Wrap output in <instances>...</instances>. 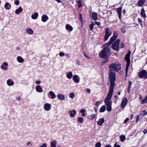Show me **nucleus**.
Instances as JSON below:
<instances>
[{
    "label": "nucleus",
    "instance_id": "nucleus-49",
    "mask_svg": "<svg viewBox=\"0 0 147 147\" xmlns=\"http://www.w3.org/2000/svg\"><path fill=\"white\" fill-rule=\"evenodd\" d=\"M47 146V145L46 144L43 143L42 145L40 146L39 147H46Z\"/></svg>",
    "mask_w": 147,
    "mask_h": 147
},
{
    "label": "nucleus",
    "instance_id": "nucleus-5",
    "mask_svg": "<svg viewBox=\"0 0 147 147\" xmlns=\"http://www.w3.org/2000/svg\"><path fill=\"white\" fill-rule=\"evenodd\" d=\"M112 32L111 30L109 28H107L105 32V40L107 41L109 37L111 35Z\"/></svg>",
    "mask_w": 147,
    "mask_h": 147
},
{
    "label": "nucleus",
    "instance_id": "nucleus-11",
    "mask_svg": "<svg viewBox=\"0 0 147 147\" xmlns=\"http://www.w3.org/2000/svg\"><path fill=\"white\" fill-rule=\"evenodd\" d=\"M6 84L8 86H11L14 85V83L12 80L9 79L7 80Z\"/></svg>",
    "mask_w": 147,
    "mask_h": 147
},
{
    "label": "nucleus",
    "instance_id": "nucleus-42",
    "mask_svg": "<svg viewBox=\"0 0 147 147\" xmlns=\"http://www.w3.org/2000/svg\"><path fill=\"white\" fill-rule=\"evenodd\" d=\"M142 118H140V115L137 116L136 118V122H137L139 120L142 119Z\"/></svg>",
    "mask_w": 147,
    "mask_h": 147
},
{
    "label": "nucleus",
    "instance_id": "nucleus-35",
    "mask_svg": "<svg viewBox=\"0 0 147 147\" xmlns=\"http://www.w3.org/2000/svg\"><path fill=\"white\" fill-rule=\"evenodd\" d=\"M106 109V107L105 105L102 106L100 109V112L101 113L104 112Z\"/></svg>",
    "mask_w": 147,
    "mask_h": 147
},
{
    "label": "nucleus",
    "instance_id": "nucleus-50",
    "mask_svg": "<svg viewBox=\"0 0 147 147\" xmlns=\"http://www.w3.org/2000/svg\"><path fill=\"white\" fill-rule=\"evenodd\" d=\"M95 24L97 25L98 26H99L100 25V22L95 21Z\"/></svg>",
    "mask_w": 147,
    "mask_h": 147
},
{
    "label": "nucleus",
    "instance_id": "nucleus-26",
    "mask_svg": "<svg viewBox=\"0 0 147 147\" xmlns=\"http://www.w3.org/2000/svg\"><path fill=\"white\" fill-rule=\"evenodd\" d=\"M96 117V114H91L90 115L88 116V118L90 120H92L94 119Z\"/></svg>",
    "mask_w": 147,
    "mask_h": 147
},
{
    "label": "nucleus",
    "instance_id": "nucleus-22",
    "mask_svg": "<svg viewBox=\"0 0 147 147\" xmlns=\"http://www.w3.org/2000/svg\"><path fill=\"white\" fill-rule=\"evenodd\" d=\"M146 0H139L138 2V5L139 7L142 6L145 3Z\"/></svg>",
    "mask_w": 147,
    "mask_h": 147
},
{
    "label": "nucleus",
    "instance_id": "nucleus-29",
    "mask_svg": "<svg viewBox=\"0 0 147 147\" xmlns=\"http://www.w3.org/2000/svg\"><path fill=\"white\" fill-rule=\"evenodd\" d=\"M57 97L58 99L60 100H63L65 99L64 96L61 94H58Z\"/></svg>",
    "mask_w": 147,
    "mask_h": 147
},
{
    "label": "nucleus",
    "instance_id": "nucleus-46",
    "mask_svg": "<svg viewBox=\"0 0 147 147\" xmlns=\"http://www.w3.org/2000/svg\"><path fill=\"white\" fill-rule=\"evenodd\" d=\"M14 4L16 5H18L19 4V1L18 0H15L14 1Z\"/></svg>",
    "mask_w": 147,
    "mask_h": 147
},
{
    "label": "nucleus",
    "instance_id": "nucleus-13",
    "mask_svg": "<svg viewBox=\"0 0 147 147\" xmlns=\"http://www.w3.org/2000/svg\"><path fill=\"white\" fill-rule=\"evenodd\" d=\"M76 111L75 110L68 111V113L70 115L71 117H73L75 116L76 114Z\"/></svg>",
    "mask_w": 147,
    "mask_h": 147
},
{
    "label": "nucleus",
    "instance_id": "nucleus-51",
    "mask_svg": "<svg viewBox=\"0 0 147 147\" xmlns=\"http://www.w3.org/2000/svg\"><path fill=\"white\" fill-rule=\"evenodd\" d=\"M114 147H120V145L117 144V143L116 142L114 145Z\"/></svg>",
    "mask_w": 147,
    "mask_h": 147
},
{
    "label": "nucleus",
    "instance_id": "nucleus-9",
    "mask_svg": "<svg viewBox=\"0 0 147 147\" xmlns=\"http://www.w3.org/2000/svg\"><path fill=\"white\" fill-rule=\"evenodd\" d=\"M112 92H109L107 97L105 99V102H112L110 101L112 96Z\"/></svg>",
    "mask_w": 147,
    "mask_h": 147
},
{
    "label": "nucleus",
    "instance_id": "nucleus-33",
    "mask_svg": "<svg viewBox=\"0 0 147 147\" xmlns=\"http://www.w3.org/2000/svg\"><path fill=\"white\" fill-rule=\"evenodd\" d=\"M127 63L126 64V74H127V73L128 70V68L130 65V61H127Z\"/></svg>",
    "mask_w": 147,
    "mask_h": 147
},
{
    "label": "nucleus",
    "instance_id": "nucleus-57",
    "mask_svg": "<svg viewBox=\"0 0 147 147\" xmlns=\"http://www.w3.org/2000/svg\"><path fill=\"white\" fill-rule=\"evenodd\" d=\"M84 54L85 56L86 57V58H90V57H88L87 55L85 53H84Z\"/></svg>",
    "mask_w": 147,
    "mask_h": 147
},
{
    "label": "nucleus",
    "instance_id": "nucleus-37",
    "mask_svg": "<svg viewBox=\"0 0 147 147\" xmlns=\"http://www.w3.org/2000/svg\"><path fill=\"white\" fill-rule=\"evenodd\" d=\"M84 119L82 117H80L77 118V121L79 122L82 123L83 122Z\"/></svg>",
    "mask_w": 147,
    "mask_h": 147
},
{
    "label": "nucleus",
    "instance_id": "nucleus-14",
    "mask_svg": "<svg viewBox=\"0 0 147 147\" xmlns=\"http://www.w3.org/2000/svg\"><path fill=\"white\" fill-rule=\"evenodd\" d=\"M25 30L26 33L29 35H32L34 34L33 31L29 28H27Z\"/></svg>",
    "mask_w": 147,
    "mask_h": 147
},
{
    "label": "nucleus",
    "instance_id": "nucleus-45",
    "mask_svg": "<svg viewBox=\"0 0 147 147\" xmlns=\"http://www.w3.org/2000/svg\"><path fill=\"white\" fill-rule=\"evenodd\" d=\"M74 96V94L73 92L71 93L69 95V97L72 99H73V97Z\"/></svg>",
    "mask_w": 147,
    "mask_h": 147
},
{
    "label": "nucleus",
    "instance_id": "nucleus-43",
    "mask_svg": "<svg viewBox=\"0 0 147 147\" xmlns=\"http://www.w3.org/2000/svg\"><path fill=\"white\" fill-rule=\"evenodd\" d=\"M102 102L100 101L96 102L95 103V105L96 106L98 107L100 104H101Z\"/></svg>",
    "mask_w": 147,
    "mask_h": 147
},
{
    "label": "nucleus",
    "instance_id": "nucleus-1",
    "mask_svg": "<svg viewBox=\"0 0 147 147\" xmlns=\"http://www.w3.org/2000/svg\"><path fill=\"white\" fill-rule=\"evenodd\" d=\"M118 35L117 32H115L113 36L110 38L109 43L105 45L104 49L100 52L99 54L101 58L107 59L110 55L111 47V45L113 42L117 38Z\"/></svg>",
    "mask_w": 147,
    "mask_h": 147
},
{
    "label": "nucleus",
    "instance_id": "nucleus-3",
    "mask_svg": "<svg viewBox=\"0 0 147 147\" xmlns=\"http://www.w3.org/2000/svg\"><path fill=\"white\" fill-rule=\"evenodd\" d=\"M120 40L119 39H117L112 45H111L112 48L115 50L118 51L120 48H122L124 47V45L122 43H121L119 45Z\"/></svg>",
    "mask_w": 147,
    "mask_h": 147
},
{
    "label": "nucleus",
    "instance_id": "nucleus-61",
    "mask_svg": "<svg viewBox=\"0 0 147 147\" xmlns=\"http://www.w3.org/2000/svg\"><path fill=\"white\" fill-rule=\"evenodd\" d=\"M147 130L146 129H144V130H143V132L144 133V134H146L147 133Z\"/></svg>",
    "mask_w": 147,
    "mask_h": 147
},
{
    "label": "nucleus",
    "instance_id": "nucleus-21",
    "mask_svg": "<svg viewBox=\"0 0 147 147\" xmlns=\"http://www.w3.org/2000/svg\"><path fill=\"white\" fill-rule=\"evenodd\" d=\"M4 7L5 9L6 10L9 9L11 8V5L9 3L6 2L5 4Z\"/></svg>",
    "mask_w": 147,
    "mask_h": 147
},
{
    "label": "nucleus",
    "instance_id": "nucleus-6",
    "mask_svg": "<svg viewBox=\"0 0 147 147\" xmlns=\"http://www.w3.org/2000/svg\"><path fill=\"white\" fill-rule=\"evenodd\" d=\"M139 76L140 78H147V73L145 70H142L139 73Z\"/></svg>",
    "mask_w": 147,
    "mask_h": 147
},
{
    "label": "nucleus",
    "instance_id": "nucleus-7",
    "mask_svg": "<svg viewBox=\"0 0 147 147\" xmlns=\"http://www.w3.org/2000/svg\"><path fill=\"white\" fill-rule=\"evenodd\" d=\"M128 102V100L126 98H124L122 100L121 103V106L122 108H124L126 106Z\"/></svg>",
    "mask_w": 147,
    "mask_h": 147
},
{
    "label": "nucleus",
    "instance_id": "nucleus-32",
    "mask_svg": "<svg viewBox=\"0 0 147 147\" xmlns=\"http://www.w3.org/2000/svg\"><path fill=\"white\" fill-rule=\"evenodd\" d=\"M36 90L37 92H42V89L40 86H37L36 87Z\"/></svg>",
    "mask_w": 147,
    "mask_h": 147
},
{
    "label": "nucleus",
    "instance_id": "nucleus-23",
    "mask_svg": "<svg viewBox=\"0 0 147 147\" xmlns=\"http://www.w3.org/2000/svg\"><path fill=\"white\" fill-rule=\"evenodd\" d=\"M22 10V9L21 7H20L16 9L15 12V13L16 14H18L20 13Z\"/></svg>",
    "mask_w": 147,
    "mask_h": 147
},
{
    "label": "nucleus",
    "instance_id": "nucleus-59",
    "mask_svg": "<svg viewBox=\"0 0 147 147\" xmlns=\"http://www.w3.org/2000/svg\"><path fill=\"white\" fill-rule=\"evenodd\" d=\"M56 1H57L58 3H61V1L60 0H55Z\"/></svg>",
    "mask_w": 147,
    "mask_h": 147
},
{
    "label": "nucleus",
    "instance_id": "nucleus-10",
    "mask_svg": "<svg viewBox=\"0 0 147 147\" xmlns=\"http://www.w3.org/2000/svg\"><path fill=\"white\" fill-rule=\"evenodd\" d=\"M44 109L46 111H49L51 110V105L49 103H45L44 105Z\"/></svg>",
    "mask_w": 147,
    "mask_h": 147
},
{
    "label": "nucleus",
    "instance_id": "nucleus-52",
    "mask_svg": "<svg viewBox=\"0 0 147 147\" xmlns=\"http://www.w3.org/2000/svg\"><path fill=\"white\" fill-rule=\"evenodd\" d=\"M90 30H92L93 28H94V26L92 25H90Z\"/></svg>",
    "mask_w": 147,
    "mask_h": 147
},
{
    "label": "nucleus",
    "instance_id": "nucleus-56",
    "mask_svg": "<svg viewBox=\"0 0 147 147\" xmlns=\"http://www.w3.org/2000/svg\"><path fill=\"white\" fill-rule=\"evenodd\" d=\"M21 98V97L20 96H18L16 97V99L18 100H20Z\"/></svg>",
    "mask_w": 147,
    "mask_h": 147
},
{
    "label": "nucleus",
    "instance_id": "nucleus-41",
    "mask_svg": "<svg viewBox=\"0 0 147 147\" xmlns=\"http://www.w3.org/2000/svg\"><path fill=\"white\" fill-rule=\"evenodd\" d=\"M142 104H144L147 103V96L145 98L143 99L141 102Z\"/></svg>",
    "mask_w": 147,
    "mask_h": 147
},
{
    "label": "nucleus",
    "instance_id": "nucleus-47",
    "mask_svg": "<svg viewBox=\"0 0 147 147\" xmlns=\"http://www.w3.org/2000/svg\"><path fill=\"white\" fill-rule=\"evenodd\" d=\"M59 55L60 57H63L65 56L64 53L62 52H60Z\"/></svg>",
    "mask_w": 147,
    "mask_h": 147
},
{
    "label": "nucleus",
    "instance_id": "nucleus-15",
    "mask_svg": "<svg viewBox=\"0 0 147 147\" xmlns=\"http://www.w3.org/2000/svg\"><path fill=\"white\" fill-rule=\"evenodd\" d=\"M122 7H120L117 9V11L118 14V17L119 19H121V10Z\"/></svg>",
    "mask_w": 147,
    "mask_h": 147
},
{
    "label": "nucleus",
    "instance_id": "nucleus-58",
    "mask_svg": "<svg viewBox=\"0 0 147 147\" xmlns=\"http://www.w3.org/2000/svg\"><path fill=\"white\" fill-rule=\"evenodd\" d=\"M130 86H130L129 85H128V88H127V90H128V92L129 91V90H130Z\"/></svg>",
    "mask_w": 147,
    "mask_h": 147
},
{
    "label": "nucleus",
    "instance_id": "nucleus-20",
    "mask_svg": "<svg viewBox=\"0 0 147 147\" xmlns=\"http://www.w3.org/2000/svg\"><path fill=\"white\" fill-rule=\"evenodd\" d=\"M147 114V112L146 111H143L140 112V118H142L144 116L146 115Z\"/></svg>",
    "mask_w": 147,
    "mask_h": 147
},
{
    "label": "nucleus",
    "instance_id": "nucleus-17",
    "mask_svg": "<svg viewBox=\"0 0 147 147\" xmlns=\"http://www.w3.org/2000/svg\"><path fill=\"white\" fill-rule=\"evenodd\" d=\"M73 80L74 82L76 83H78L80 81L79 77L78 76L76 75L74 76Z\"/></svg>",
    "mask_w": 147,
    "mask_h": 147
},
{
    "label": "nucleus",
    "instance_id": "nucleus-48",
    "mask_svg": "<svg viewBox=\"0 0 147 147\" xmlns=\"http://www.w3.org/2000/svg\"><path fill=\"white\" fill-rule=\"evenodd\" d=\"M121 31L123 33L125 32V27L122 28L121 29Z\"/></svg>",
    "mask_w": 147,
    "mask_h": 147
},
{
    "label": "nucleus",
    "instance_id": "nucleus-30",
    "mask_svg": "<svg viewBox=\"0 0 147 147\" xmlns=\"http://www.w3.org/2000/svg\"><path fill=\"white\" fill-rule=\"evenodd\" d=\"M56 141L54 140H53L51 143V147H56Z\"/></svg>",
    "mask_w": 147,
    "mask_h": 147
},
{
    "label": "nucleus",
    "instance_id": "nucleus-55",
    "mask_svg": "<svg viewBox=\"0 0 147 147\" xmlns=\"http://www.w3.org/2000/svg\"><path fill=\"white\" fill-rule=\"evenodd\" d=\"M138 21L140 23H142V20L140 18H138Z\"/></svg>",
    "mask_w": 147,
    "mask_h": 147
},
{
    "label": "nucleus",
    "instance_id": "nucleus-39",
    "mask_svg": "<svg viewBox=\"0 0 147 147\" xmlns=\"http://www.w3.org/2000/svg\"><path fill=\"white\" fill-rule=\"evenodd\" d=\"M86 111L84 109H82L80 111V112L81 113H82L81 115L83 117H85L86 116V114L85 113L86 112Z\"/></svg>",
    "mask_w": 147,
    "mask_h": 147
},
{
    "label": "nucleus",
    "instance_id": "nucleus-19",
    "mask_svg": "<svg viewBox=\"0 0 147 147\" xmlns=\"http://www.w3.org/2000/svg\"><path fill=\"white\" fill-rule=\"evenodd\" d=\"M91 16L93 19L94 20H97V14L95 12H93L91 14Z\"/></svg>",
    "mask_w": 147,
    "mask_h": 147
},
{
    "label": "nucleus",
    "instance_id": "nucleus-38",
    "mask_svg": "<svg viewBox=\"0 0 147 147\" xmlns=\"http://www.w3.org/2000/svg\"><path fill=\"white\" fill-rule=\"evenodd\" d=\"M82 1V0H77V6L79 8L81 7L82 6L81 4Z\"/></svg>",
    "mask_w": 147,
    "mask_h": 147
},
{
    "label": "nucleus",
    "instance_id": "nucleus-40",
    "mask_svg": "<svg viewBox=\"0 0 147 147\" xmlns=\"http://www.w3.org/2000/svg\"><path fill=\"white\" fill-rule=\"evenodd\" d=\"M125 135H121L120 136V139L121 140V141L122 142H123L125 140Z\"/></svg>",
    "mask_w": 147,
    "mask_h": 147
},
{
    "label": "nucleus",
    "instance_id": "nucleus-27",
    "mask_svg": "<svg viewBox=\"0 0 147 147\" xmlns=\"http://www.w3.org/2000/svg\"><path fill=\"white\" fill-rule=\"evenodd\" d=\"M38 16V14L37 13H35L34 14H32L31 17V18L34 20H35L37 19Z\"/></svg>",
    "mask_w": 147,
    "mask_h": 147
},
{
    "label": "nucleus",
    "instance_id": "nucleus-60",
    "mask_svg": "<svg viewBox=\"0 0 147 147\" xmlns=\"http://www.w3.org/2000/svg\"><path fill=\"white\" fill-rule=\"evenodd\" d=\"M105 147H111V146L109 144L106 145Z\"/></svg>",
    "mask_w": 147,
    "mask_h": 147
},
{
    "label": "nucleus",
    "instance_id": "nucleus-34",
    "mask_svg": "<svg viewBox=\"0 0 147 147\" xmlns=\"http://www.w3.org/2000/svg\"><path fill=\"white\" fill-rule=\"evenodd\" d=\"M141 15L142 17H143L144 18H146V17L145 12V11L144 8L142 9L141 10Z\"/></svg>",
    "mask_w": 147,
    "mask_h": 147
},
{
    "label": "nucleus",
    "instance_id": "nucleus-18",
    "mask_svg": "<svg viewBox=\"0 0 147 147\" xmlns=\"http://www.w3.org/2000/svg\"><path fill=\"white\" fill-rule=\"evenodd\" d=\"M105 122V120L103 118H100L97 122V124L99 125H102Z\"/></svg>",
    "mask_w": 147,
    "mask_h": 147
},
{
    "label": "nucleus",
    "instance_id": "nucleus-16",
    "mask_svg": "<svg viewBox=\"0 0 147 147\" xmlns=\"http://www.w3.org/2000/svg\"><path fill=\"white\" fill-rule=\"evenodd\" d=\"M49 19L48 17L46 15H44L42 16L41 17V21L43 22H45Z\"/></svg>",
    "mask_w": 147,
    "mask_h": 147
},
{
    "label": "nucleus",
    "instance_id": "nucleus-8",
    "mask_svg": "<svg viewBox=\"0 0 147 147\" xmlns=\"http://www.w3.org/2000/svg\"><path fill=\"white\" fill-rule=\"evenodd\" d=\"M112 102H105V105L107 106V110L108 111H110L111 110Z\"/></svg>",
    "mask_w": 147,
    "mask_h": 147
},
{
    "label": "nucleus",
    "instance_id": "nucleus-2",
    "mask_svg": "<svg viewBox=\"0 0 147 147\" xmlns=\"http://www.w3.org/2000/svg\"><path fill=\"white\" fill-rule=\"evenodd\" d=\"M115 73L114 71H110L109 77L110 83V87L109 92H113V88L115 86V81L116 80Z\"/></svg>",
    "mask_w": 147,
    "mask_h": 147
},
{
    "label": "nucleus",
    "instance_id": "nucleus-31",
    "mask_svg": "<svg viewBox=\"0 0 147 147\" xmlns=\"http://www.w3.org/2000/svg\"><path fill=\"white\" fill-rule=\"evenodd\" d=\"M130 53H128L126 55L125 59L126 61H130Z\"/></svg>",
    "mask_w": 147,
    "mask_h": 147
},
{
    "label": "nucleus",
    "instance_id": "nucleus-36",
    "mask_svg": "<svg viewBox=\"0 0 147 147\" xmlns=\"http://www.w3.org/2000/svg\"><path fill=\"white\" fill-rule=\"evenodd\" d=\"M73 76V74L71 71H69L67 75V78L69 79H70Z\"/></svg>",
    "mask_w": 147,
    "mask_h": 147
},
{
    "label": "nucleus",
    "instance_id": "nucleus-53",
    "mask_svg": "<svg viewBox=\"0 0 147 147\" xmlns=\"http://www.w3.org/2000/svg\"><path fill=\"white\" fill-rule=\"evenodd\" d=\"M129 119L128 118H127L124 121V123H126L129 120Z\"/></svg>",
    "mask_w": 147,
    "mask_h": 147
},
{
    "label": "nucleus",
    "instance_id": "nucleus-4",
    "mask_svg": "<svg viewBox=\"0 0 147 147\" xmlns=\"http://www.w3.org/2000/svg\"><path fill=\"white\" fill-rule=\"evenodd\" d=\"M110 71L117 72L121 69V65L117 63H113L109 66Z\"/></svg>",
    "mask_w": 147,
    "mask_h": 147
},
{
    "label": "nucleus",
    "instance_id": "nucleus-24",
    "mask_svg": "<svg viewBox=\"0 0 147 147\" xmlns=\"http://www.w3.org/2000/svg\"><path fill=\"white\" fill-rule=\"evenodd\" d=\"M17 59L18 62L22 63L24 61V59L21 56H18L17 57Z\"/></svg>",
    "mask_w": 147,
    "mask_h": 147
},
{
    "label": "nucleus",
    "instance_id": "nucleus-28",
    "mask_svg": "<svg viewBox=\"0 0 147 147\" xmlns=\"http://www.w3.org/2000/svg\"><path fill=\"white\" fill-rule=\"evenodd\" d=\"M48 96L50 98L52 99H54L56 97L55 95L54 92H49Z\"/></svg>",
    "mask_w": 147,
    "mask_h": 147
},
{
    "label": "nucleus",
    "instance_id": "nucleus-44",
    "mask_svg": "<svg viewBox=\"0 0 147 147\" xmlns=\"http://www.w3.org/2000/svg\"><path fill=\"white\" fill-rule=\"evenodd\" d=\"M101 144L100 142H98L96 144V147H101Z\"/></svg>",
    "mask_w": 147,
    "mask_h": 147
},
{
    "label": "nucleus",
    "instance_id": "nucleus-12",
    "mask_svg": "<svg viewBox=\"0 0 147 147\" xmlns=\"http://www.w3.org/2000/svg\"><path fill=\"white\" fill-rule=\"evenodd\" d=\"M8 64L6 62L3 63L1 65V67L3 70H7L8 69Z\"/></svg>",
    "mask_w": 147,
    "mask_h": 147
},
{
    "label": "nucleus",
    "instance_id": "nucleus-64",
    "mask_svg": "<svg viewBox=\"0 0 147 147\" xmlns=\"http://www.w3.org/2000/svg\"><path fill=\"white\" fill-rule=\"evenodd\" d=\"M132 84V82H131L130 81H129V85L130 86H131V85Z\"/></svg>",
    "mask_w": 147,
    "mask_h": 147
},
{
    "label": "nucleus",
    "instance_id": "nucleus-25",
    "mask_svg": "<svg viewBox=\"0 0 147 147\" xmlns=\"http://www.w3.org/2000/svg\"><path fill=\"white\" fill-rule=\"evenodd\" d=\"M65 28L67 30H69L70 31H72L73 30L72 27L69 24H67L65 26Z\"/></svg>",
    "mask_w": 147,
    "mask_h": 147
},
{
    "label": "nucleus",
    "instance_id": "nucleus-62",
    "mask_svg": "<svg viewBox=\"0 0 147 147\" xmlns=\"http://www.w3.org/2000/svg\"><path fill=\"white\" fill-rule=\"evenodd\" d=\"M30 142L28 141V142H27L26 144V145H27V146H28L29 145V144H30Z\"/></svg>",
    "mask_w": 147,
    "mask_h": 147
},
{
    "label": "nucleus",
    "instance_id": "nucleus-54",
    "mask_svg": "<svg viewBox=\"0 0 147 147\" xmlns=\"http://www.w3.org/2000/svg\"><path fill=\"white\" fill-rule=\"evenodd\" d=\"M40 83V81H37L36 82V84H39Z\"/></svg>",
    "mask_w": 147,
    "mask_h": 147
},
{
    "label": "nucleus",
    "instance_id": "nucleus-63",
    "mask_svg": "<svg viewBox=\"0 0 147 147\" xmlns=\"http://www.w3.org/2000/svg\"><path fill=\"white\" fill-rule=\"evenodd\" d=\"M86 90L87 91V92H90V90L88 88H87L86 89Z\"/></svg>",
    "mask_w": 147,
    "mask_h": 147
}]
</instances>
